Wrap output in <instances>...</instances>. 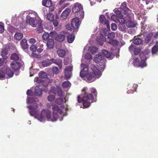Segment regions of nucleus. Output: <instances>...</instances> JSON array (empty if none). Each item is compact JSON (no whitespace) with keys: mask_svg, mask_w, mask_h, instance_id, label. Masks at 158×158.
<instances>
[{"mask_svg":"<svg viewBox=\"0 0 158 158\" xmlns=\"http://www.w3.org/2000/svg\"><path fill=\"white\" fill-rule=\"evenodd\" d=\"M54 42L52 39H49L48 40L47 45L49 48H52L54 47Z\"/></svg>","mask_w":158,"mask_h":158,"instance_id":"6ab92c4d","label":"nucleus"},{"mask_svg":"<svg viewBox=\"0 0 158 158\" xmlns=\"http://www.w3.org/2000/svg\"><path fill=\"white\" fill-rule=\"evenodd\" d=\"M144 55L147 56L149 53V51L148 50H145L143 52Z\"/></svg>","mask_w":158,"mask_h":158,"instance_id":"338daca9","label":"nucleus"},{"mask_svg":"<svg viewBox=\"0 0 158 158\" xmlns=\"http://www.w3.org/2000/svg\"><path fill=\"white\" fill-rule=\"evenodd\" d=\"M57 94L58 96L62 97L63 96L62 91L61 89H59L57 91Z\"/></svg>","mask_w":158,"mask_h":158,"instance_id":"5fc2aeb1","label":"nucleus"},{"mask_svg":"<svg viewBox=\"0 0 158 158\" xmlns=\"http://www.w3.org/2000/svg\"><path fill=\"white\" fill-rule=\"evenodd\" d=\"M7 54V52L6 49L2 50L1 51L2 56L3 57Z\"/></svg>","mask_w":158,"mask_h":158,"instance_id":"3c124183","label":"nucleus"},{"mask_svg":"<svg viewBox=\"0 0 158 158\" xmlns=\"http://www.w3.org/2000/svg\"><path fill=\"white\" fill-rule=\"evenodd\" d=\"M107 43L113 46H118V41L116 40H110Z\"/></svg>","mask_w":158,"mask_h":158,"instance_id":"b1692460","label":"nucleus"},{"mask_svg":"<svg viewBox=\"0 0 158 158\" xmlns=\"http://www.w3.org/2000/svg\"><path fill=\"white\" fill-rule=\"evenodd\" d=\"M70 10L69 8H66L63 12L62 14L60 17V19H65L69 15Z\"/></svg>","mask_w":158,"mask_h":158,"instance_id":"f8f14e48","label":"nucleus"},{"mask_svg":"<svg viewBox=\"0 0 158 158\" xmlns=\"http://www.w3.org/2000/svg\"><path fill=\"white\" fill-rule=\"evenodd\" d=\"M89 49L90 50V52H91L92 54H94L96 52V51L95 50H96V49L94 48H90Z\"/></svg>","mask_w":158,"mask_h":158,"instance_id":"69168bd1","label":"nucleus"},{"mask_svg":"<svg viewBox=\"0 0 158 158\" xmlns=\"http://www.w3.org/2000/svg\"><path fill=\"white\" fill-rule=\"evenodd\" d=\"M35 17H30L29 18H28L26 22L33 27H36L37 24L35 22Z\"/></svg>","mask_w":158,"mask_h":158,"instance_id":"9b49d317","label":"nucleus"},{"mask_svg":"<svg viewBox=\"0 0 158 158\" xmlns=\"http://www.w3.org/2000/svg\"><path fill=\"white\" fill-rule=\"evenodd\" d=\"M136 47L135 46L131 45L129 48V50L131 52L132 51H134V49L136 48Z\"/></svg>","mask_w":158,"mask_h":158,"instance_id":"6e6d98bb","label":"nucleus"},{"mask_svg":"<svg viewBox=\"0 0 158 158\" xmlns=\"http://www.w3.org/2000/svg\"><path fill=\"white\" fill-rule=\"evenodd\" d=\"M49 37V34L45 32L43 35L42 38L44 40H47Z\"/></svg>","mask_w":158,"mask_h":158,"instance_id":"79ce46f5","label":"nucleus"},{"mask_svg":"<svg viewBox=\"0 0 158 158\" xmlns=\"http://www.w3.org/2000/svg\"><path fill=\"white\" fill-rule=\"evenodd\" d=\"M43 6L49 7L52 5L51 1L50 0H44L42 1Z\"/></svg>","mask_w":158,"mask_h":158,"instance_id":"412c9836","label":"nucleus"},{"mask_svg":"<svg viewBox=\"0 0 158 158\" xmlns=\"http://www.w3.org/2000/svg\"><path fill=\"white\" fill-rule=\"evenodd\" d=\"M102 54L107 58H110L111 56V53L106 50L103 49L102 50Z\"/></svg>","mask_w":158,"mask_h":158,"instance_id":"aec40b11","label":"nucleus"},{"mask_svg":"<svg viewBox=\"0 0 158 158\" xmlns=\"http://www.w3.org/2000/svg\"><path fill=\"white\" fill-rule=\"evenodd\" d=\"M20 45L23 49H25L28 47V45L27 43V40L25 39H23L20 42Z\"/></svg>","mask_w":158,"mask_h":158,"instance_id":"a211bd4d","label":"nucleus"},{"mask_svg":"<svg viewBox=\"0 0 158 158\" xmlns=\"http://www.w3.org/2000/svg\"><path fill=\"white\" fill-rule=\"evenodd\" d=\"M30 49L32 52H35L37 49L36 46L34 45H32L31 46Z\"/></svg>","mask_w":158,"mask_h":158,"instance_id":"603ef678","label":"nucleus"},{"mask_svg":"<svg viewBox=\"0 0 158 158\" xmlns=\"http://www.w3.org/2000/svg\"><path fill=\"white\" fill-rule=\"evenodd\" d=\"M29 103H32L34 101V99L33 98H29L27 99Z\"/></svg>","mask_w":158,"mask_h":158,"instance_id":"0e129e2a","label":"nucleus"},{"mask_svg":"<svg viewBox=\"0 0 158 158\" xmlns=\"http://www.w3.org/2000/svg\"><path fill=\"white\" fill-rule=\"evenodd\" d=\"M146 60H141L140 62L139 63V67H140L141 68H143L146 66Z\"/></svg>","mask_w":158,"mask_h":158,"instance_id":"4c0bfd02","label":"nucleus"},{"mask_svg":"<svg viewBox=\"0 0 158 158\" xmlns=\"http://www.w3.org/2000/svg\"><path fill=\"white\" fill-rule=\"evenodd\" d=\"M4 24L2 23H0V33H2L4 30Z\"/></svg>","mask_w":158,"mask_h":158,"instance_id":"de8ad7c7","label":"nucleus"},{"mask_svg":"<svg viewBox=\"0 0 158 158\" xmlns=\"http://www.w3.org/2000/svg\"><path fill=\"white\" fill-rule=\"evenodd\" d=\"M71 85L69 81H64L62 83V86L64 88H68Z\"/></svg>","mask_w":158,"mask_h":158,"instance_id":"58836bf2","label":"nucleus"},{"mask_svg":"<svg viewBox=\"0 0 158 158\" xmlns=\"http://www.w3.org/2000/svg\"><path fill=\"white\" fill-rule=\"evenodd\" d=\"M51 22H53V25L55 27H56L58 26V22L57 20H53V21H51Z\"/></svg>","mask_w":158,"mask_h":158,"instance_id":"bf43d9fd","label":"nucleus"},{"mask_svg":"<svg viewBox=\"0 0 158 158\" xmlns=\"http://www.w3.org/2000/svg\"><path fill=\"white\" fill-rule=\"evenodd\" d=\"M54 15L53 14L50 13L48 14L47 16V19L50 21H53L54 19Z\"/></svg>","mask_w":158,"mask_h":158,"instance_id":"f704fd0d","label":"nucleus"},{"mask_svg":"<svg viewBox=\"0 0 158 158\" xmlns=\"http://www.w3.org/2000/svg\"><path fill=\"white\" fill-rule=\"evenodd\" d=\"M111 19L114 22H119L120 23H124L125 22L121 11L118 10H115L114 14L111 16Z\"/></svg>","mask_w":158,"mask_h":158,"instance_id":"20e7f679","label":"nucleus"},{"mask_svg":"<svg viewBox=\"0 0 158 158\" xmlns=\"http://www.w3.org/2000/svg\"><path fill=\"white\" fill-rule=\"evenodd\" d=\"M36 23H37V25H38L37 26H42V21L41 20H38Z\"/></svg>","mask_w":158,"mask_h":158,"instance_id":"e2e57ef3","label":"nucleus"},{"mask_svg":"<svg viewBox=\"0 0 158 158\" xmlns=\"http://www.w3.org/2000/svg\"><path fill=\"white\" fill-rule=\"evenodd\" d=\"M140 52V49L136 47V48L134 49V53L135 55H137Z\"/></svg>","mask_w":158,"mask_h":158,"instance_id":"c03bdc74","label":"nucleus"},{"mask_svg":"<svg viewBox=\"0 0 158 158\" xmlns=\"http://www.w3.org/2000/svg\"><path fill=\"white\" fill-rule=\"evenodd\" d=\"M66 27L67 30V33L68 34H73V33L74 32V29L73 28H71L70 25H67L66 26Z\"/></svg>","mask_w":158,"mask_h":158,"instance_id":"5701e85b","label":"nucleus"},{"mask_svg":"<svg viewBox=\"0 0 158 158\" xmlns=\"http://www.w3.org/2000/svg\"><path fill=\"white\" fill-rule=\"evenodd\" d=\"M92 73H93L94 76H95V77H99L101 73V71L98 69Z\"/></svg>","mask_w":158,"mask_h":158,"instance_id":"7c9ffc66","label":"nucleus"},{"mask_svg":"<svg viewBox=\"0 0 158 158\" xmlns=\"http://www.w3.org/2000/svg\"><path fill=\"white\" fill-rule=\"evenodd\" d=\"M5 77V73L2 71V69L0 70V79H3Z\"/></svg>","mask_w":158,"mask_h":158,"instance_id":"8fccbe9b","label":"nucleus"},{"mask_svg":"<svg viewBox=\"0 0 158 158\" xmlns=\"http://www.w3.org/2000/svg\"><path fill=\"white\" fill-rule=\"evenodd\" d=\"M139 56L141 60H147L148 57V56H147L144 55L143 52L140 53L139 54Z\"/></svg>","mask_w":158,"mask_h":158,"instance_id":"a19ab883","label":"nucleus"},{"mask_svg":"<svg viewBox=\"0 0 158 158\" xmlns=\"http://www.w3.org/2000/svg\"><path fill=\"white\" fill-rule=\"evenodd\" d=\"M88 81H89L90 82H92L94 81V80H92L93 78H95V76L93 74V73H88L85 77Z\"/></svg>","mask_w":158,"mask_h":158,"instance_id":"393cba45","label":"nucleus"},{"mask_svg":"<svg viewBox=\"0 0 158 158\" xmlns=\"http://www.w3.org/2000/svg\"><path fill=\"white\" fill-rule=\"evenodd\" d=\"M64 101V99L63 98H59L56 99L55 102L57 104L61 105L63 104Z\"/></svg>","mask_w":158,"mask_h":158,"instance_id":"c756f323","label":"nucleus"},{"mask_svg":"<svg viewBox=\"0 0 158 158\" xmlns=\"http://www.w3.org/2000/svg\"><path fill=\"white\" fill-rule=\"evenodd\" d=\"M124 23H121L118 26L119 29L123 32L125 31L126 30V27Z\"/></svg>","mask_w":158,"mask_h":158,"instance_id":"c85d7f7f","label":"nucleus"},{"mask_svg":"<svg viewBox=\"0 0 158 158\" xmlns=\"http://www.w3.org/2000/svg\"><path fill=\"white\" fill-rule=\"evenodd\" d=\"M11 59L12 60H18L19 57L18 55L16 53L12 54L10 57Z\"/></svg>","mask_w":158,"mask_h":158,"instance_id":"e433bc0d","label":"nucleus"},{"mask_svg":"<svg viewBox=\"0 0 158 158\" xmlns=\"http://www.w3.org/2000/svg\"><path fill=\"white\" fill-rule=\"evenodd\" d=\"M85 59L88 60L90 59L91 58V56L89 53H87L85 56Z\"/></svg>","mask_w":158,"mask_h":158,"instance_id":"13d9d810","label":"nucleus"},{"mask_svg":"<svg viewBox=\"0 0 158 158\" xmlns=\"http://www.w3.org/2000/svg\"><path fill=\"white\" fill-rule=\"evenodd\" d=\"M70 35L67 36V40L68 43H72L75 39V36L73 35V34H70Z\"/></svg>","mask_w":158,"mask_h":158,"instance_id":"a878e982","label":"nucleus"},{"mask_svg":"<svg viewBox=\"0 0 158 158\" xmlns=\"http://www.w3.org/2000/svg\"><path fill=\"white\" fill-rule=\"evenodd\" d=\"M115 37V33L114 32H112L110 33L108 36V38L110 40H113Z\"/></svg>","mask_w":158,"mask_h":158,"instance_id":"37998d69","label":"nucleus"},{"mask_svg":"<svg viewBox=\"0 0 158 158\" xmlns=\"http://www.w3.org/2000/svg\"><path fill=\"white\" fill-rule=\"evenodd\" d=\"M23 37V34L19 32L16 33L14 35L15 39L17 40H20Z\"/></svg>","mask_w":158,"mask_h":158,"instance_id":"cd10ccee","label":"nucleus"},{"mask_svg":"<svg viewBox=\"0 0 158 158\" xmlns=\"http://www.w3.org/2000/svg\"><path fill=\"white\" fill-rule=\"evenodd\" d=\"M39 75L40 77L42 78H46L47 77L46 73L44 71L40 72Z\"/></svg>","mask_w":158,"mask_h":158,"instance_id":"2f4dec72","label":"nucleus"},{"mask_svg":"<svg viewBox=\"0 0 158 158\" xmlns=\"http://www.w3.org/2000/svg\"><path fill=\"white\" fill-rule=\"evenodd\" d=\"M79 17L75 18L72 19L71 24L72 28L74 29H77L79 28V26L80 25L79 22L80 19Z\"/></svg>","mask_w":158,"mask_h":158,"instance_id":"0eeeda50","label":"nucleus"},{"mask_svg":"<svg viewBox=\"0 0 158 158\" xmlns=\"http://www.w3.org/2000/svg\"><path fill=\"white\" fill-rule=\"evenodd\" d=\"M99 20L101 23L104 25H106L107 28H110V26L109 21L106 19L104 15H101L99 17Z\"/></svg>","mask_w":158,"mask_h":158,"instance_id":"9d476101","label":"nucleus"},{"mask_svg":"<svg viewBox=\"0 0 158 158\" xmlns=\"http://www.w3.org/2000/svg\"><path fill=\"white\" fill-rule=\"evenodd\" d=\"M88 69L87 67L84 68L80 72V76L81 77H85L89 73Z\"/></svg>","mask_w":158,"mask_h":158,"instance_id":"4468645a","label":"nucleus"},{"mask_svg":"<svg viewBox=\"0 0 158 158\" xmlns=\"http://www.w3.org/2000/svg\"><path fill=\"white\" fill-rule=\"evenodd\" d=\"M21 65L20 63L16 61H12L10 64V67L15 71L18 70L20 68Z\"/></svg>","mask_w":158,"mask_h":158,"instance_id":"6e6552de","label":"nucleus"},{"mask_svg":"<svg viewBox=\"0 0 158 158\" xmlns=\"http://www.w3.org/2000/svg\"><path fill=\"white\" fill-rule=\"evenodd\" d=\"M120 9L123 11V13L127 16H128L130 13L131 12V10L127 6L126 2H124L121 4Z\"/></svg>","mask_w":158,"mask_h":158,"instance_id":"423d86ee","label":"nucleus"},{"mask_svg":"<svg viewBox=\"0 0 158 158\" xmlns=\"http://www.w3.org/2000/svg\"><path fill=\"white\" fill-rule=\"evenodd\" d=\"M91 69H92L93 72H94V71H95L97 69H98L97 68V67L94 65H92L91 66Z\"/></svg>","mask_w":158,"mask_h":158,"instance_id":"774afa93","label":"nucleus"},{"mask_svg":"<svg viewBox=\"0 0 158 158\" xmlns=\"http://www.w3.org/2000/svg\"><path fill=\"white\" fill-rule=\"evenodd\" d=\"M56 52L58 56L62 58L64 57L66 54V50L60 48L58 49L57 50Z\"/></svg>","mask_w":158,"mask_h":158,"instance_id":"ddd939ff","label":"nucleus"},{"mask_svg":"<svg viewBox=\"0 0 158 158\" xmlns=\"http://www.w3.org/2000/svg\"><path fill=\"white\" fill-rule=\"evenodd\" d=\"M102 58L101 55H97L94 58V60L96 63L100 62L102 60Z\"/></svg>","mask_w":158,"mask_h":158,"instance_id":"bb28decb","label":"nucleus"},{"mask_svg":"<svg viewBox=\"0 0 158 158\" xmlns=\"http://www.w3.org/2000/svg\"><path fill=\"white\" fill-rule=\"evenodd\" d=\"M111 28L112 31H115L117 29V25L114 23H113L111 24Z\"/></svg>","mask_w":158,"mask_h":158,"instance_id":"09e8293b","label":"nucleus"},{"mask_svg":"<svg viewBox=\"0 0 158 158\" xmlns=\"http://www.w3.org/2000/svg\"><path fill=\"white\" fill-rule=\"evenodd\" d=\"M83 96H78L77 100L78 102H82L83 108L89 107L91 103L95 102L92 94L96 98L97 92L95 88L92 87L89 90L86 88H84L82 90Z\"/></svg>","mask_w":158,"mask_h":158,"instance_id":"f03ea898","label":"nucleus"},{"mask_svg":"<svg viewBox=\"0 0 158 158\" xmlns=\"http://www.w3.org/2000/svg\"><path fill=\"white\" fill-rule=\"evenodd\" d=\"M69 59H64V64L65 65H67L69 64Z\"/></svg>","mask_w":158,"mask_h":158,"instance_id":"864d4df0","label":"nucleus"},{"mask_svg":"<svg viewBox=\"0 0 158 158\" xmlns=\"http://www.w3.org/2000/svg\"><path fill=\"white\" fill-rule=\"evenodd\" d=\"M55 96L53 95H49L48 97V100L49 101H52L55 99Z\"/></svg>","mask_w":158,"mask_h":158,"instance_id":"a18cd8bd","label":"nucleus"},{"mask_svg":"<svg viewBox=\"0 0 158 158\" xmlns=\"http://www.w3.org/2000/svg\"><path fill=\"white\" fill-rule=\"evenodd\" d=\"M50 61L52 63H54L58 66L60 69H61L62 67V60L60 59H55L52 58Z\"/></svg>","mask_w":158,"mask_h":158,"instance_id":"1a4fd4ad","label":"nucleus"},{"mask_svg":"<svg viewBox=\"0 0 158 158\" xmlns=\"http://www.w3.org/2000/svg\"><path fill=\"white\" fill-rule=\"evenodd\" d=\"M126 25L129 27H135V25L133 22L131 21H128L126 22Z\"/></svg>","mask_w":158,"mask_h":158,"instance_id":"72a5a7b5","label":"nucleus"},{"mask_svg":"<svg viewBox=\"0 0 158 158\" xmlns=\"http://www.w3.org/2000/svg\"><path fill=\"white\" fill-rule=\"evenodd\" d=\"M158 51V47L155 45L153 46L152 49V54H155L157 53Z\"/></svg>","mask_w":158,"mask_h":158,"instance_id":"c9c22d12","label":"nucleus"},{"mask_svg":"<svg viewBox=\"0 0 158 158\" xmlns=\"http://www.w3.org/2000/svg\"><path fill=\"white\" fill-rule=\"evenodd\" d=\"M52 64V62L50 61H44L42 62V66L44 67L48 66Z\"/></svg>","mask_w":158,"mask_h":158,"instance_id":"ea45409f","label":"nucleus"},{"mask_svg":"<svg viewBox=\"0 0 158 158\" xmlns=\"http://www.w3.org/2000/svg\"><path fill=\"white\" fill-rule=\"evenodd\" d=\"M35 94L36 95L40 96L42 94V90L39 86H36L35 87Z\"/></svg>","mask_w":158,"mask_h":158,"instance_id":"f3484780","label":"nucleus"},{"mask_svg":"<svg viewBox=\"0 0 158 158\" xmlns=\"http://www.w3.org/2000/svg\"><path fill=\"white\" fill-rule=\"evenodd\" d=\"M29 42L31 44H33L35 43L36 41L34 39L31 38L29 40Z\"/></svg>","mask_w":158,"mask_h":158,"instance_id":"680f3d73","label":"nucleus"},{"mask_svg":"<svg viewBox=\"0 0 158 158\" xmlns=\"http://www.w3.org/2000/svg\"><path fill=\"white\" fill-rule=\"evenodd\" d=\"M73 69V65L66 66L64 69V73L65 78L66 79H69L71 77Z\"/></svg>","mask_w":158,"mask_h":158,"instance_id":"39448f33","label":"nucleus"},{"mask_svg":"<svg viewBox=\"0 0 158 158\" xmlns=\"http://www.w3.org/2000/svg\"><path fill=\"white\" fill-rule=\"evenodd\" d=\"M65 36L64 35L62 34H59L56 36V39L57 40L62 42L64 41L65 39Z\"/></svg>","mask_w":158,"mask_h":158,"instance_id":"4be33fe9","label":"nucleus"},{"mask_svg":"<svg viewBox=\"0 0 158 158\" xmlns=\"http://www.w3.org/2000/svg\"><path fill=\"white\" fill-rule=\"evenodd\" d=\"M139 60L138 58H135L134 59L133 64L134 65L135 67H139Z\"/></svg>","mask_w":158,"mask_h":158,"instance_id":"473e14b6","label":"nucleus"},{"mask_svg":"<svg viewBox=\"0 0 158 158\" xmlns=\"http://www.w3.org/2000/svg\"><path fill=\"white\" fill-rule=\"evenodd\" d=\"M52 71L53 73L56 74H57L59 72V69L57 67H53L52 68Z\"/></svg>","mask_w":158,"mask_h":158,"instance_id":"49530a36","label":"nucleus"},{"mask_svg":"<svg viewBox=\"0 0 158 158\" xmlns=\"http://www.w3.org/2000/svg\"><path fill=\"white\" fill-rule=\"evenodd\" d=\"M133 43L136 45H140L142 44L143 40L140 38H136L135 36L134 38Z\"/></svg>","mask_w":158,"mask_h":158,"instance_id":"dca6fc26","label":"nucleus"},{"mask_svg":"<svg viewBox=\"0 0 158 158\" xmlns=\"http://www.w3.org/2000/svg\"><path fill=\"white\" fill-rule=\"evenodd\" d=\"M5 71L6 75L8 76V78H10L13 76L14 73L10 68L7 67Z\"/></svg>","mask_w":158,"mask_h":158,"instance_id":"2eb2a0df","label":"nucleus"},{"mask_svg":"<svg viewBox=\"0 0 158 158\" xmlns=\"http://www.w3.org/2000/svg\"><path fill=\"white\" fill-rule=\"evenodd\" d=\"M72 11L75 14L76 16L80 18H83L84 16V11L82 5L80 3L77 2L74 4L72 8Z\"/></svg>","mask_w":158,"mask_h":158,"instance_id":"7ed1b4c3","label":"nucleus"},{"mask_svg":"<svg viewBox=\"0 0 158 158\" xmlns=\"http://www.w3.org/2000/svg\"><path fill=\"white\" fill-rule=\"evenodd\" d=\"M37 31L39 33H41L43 31V29L42 26H37Z\"/></svg>","mask_w":158,"mask_h":158,"instance_id":"4d7b16f0","label":"nucleus"},{"mask_svg":"<svg viewBox=\"0 0 158 158\" xmlns=\"http://www.w3.org/2000/svg\"><path fill=\"white\" fill-rule=\"evenodd\" d=\"M52 109L53 110L52 115V116L51 111L48 110H42L40 114L37 116L38 106L36 104L30 105L27 106L28 108L30 110V113L32 116L37 117V118L41 122L45 121L46 119L48 121L54 122L57 120L59 117V114H62L63 112L59 107L56 105H53Z\"/></svg>","mask_w":158,"mask_h":158,"instance_id":"f257e3e1","label":"nucleus"},{"mask_svg":"<svg viewBox=\"0 0 158 158\" xmlns=\"http://www.w3.org/2000/svg\"><path fill=\"white\" fill-rule=\"evenodd\" d=\"M27 94L28 95L32 96L33 95V92L31 90L29 89L27 90Z\"/></svg>","mask_w":158,"mask_h":158,"instance_id":"052dcab7","label":"nucleus"}]
</instances>
